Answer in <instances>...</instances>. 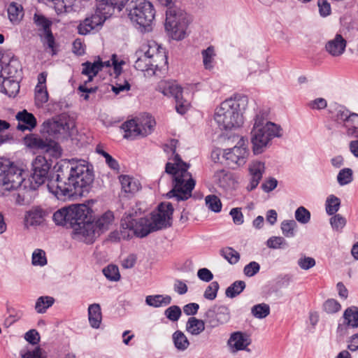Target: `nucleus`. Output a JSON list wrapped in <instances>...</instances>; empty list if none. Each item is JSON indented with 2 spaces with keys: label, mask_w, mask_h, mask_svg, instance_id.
I'll use <instances>...</instances> for the list:
<instances>
[{
  "label": "nucleus",
  "mask_w": 358,
  "mask_h": 358,
  "mask_svg": "<svg viewBox=\"0 0 358 358\" xmlns=\"http://www.w3.org/2000/svg\"><path fill=\"white\" fill-rule=\"evenodd\" d=\"M102 24V18L99 15H93L90 17L85 18L78 27V33L85 35L90 33L98 25Z\"/></svg>",
  "instance_id": "obj_24"
},
{
  "label": "nucleus",
  "mask_w": 358,
  "mask_h": 358,
  "mask_svg": "<svg viewBox=\"0 0 358 358\" xmlns=\"http://www.w3.org/2000/svg\"><path fill=\"white\" fill-rule=\"evenodd\" d=\"M52 219L57 225L70 227L76 234L88 236L93 234L91 208L85 204L62 208L53 214Z\"/></svg>",
  "instance_id": "obj_4"
},
{
  "label": "nucleus",
  "mask_w": 358,
  "mask_h": 358,
  "mask_svg": "<svg viewBox=\"0 0 358 358\" xmlns=\"http://www.w3.org/2000/svg\"><path fill=\"white\" fill-rule=\"evenodd\" d=\"M137 118L139 129L141 130V136H146L151 134L156 124L155 119L149 115H142Z\"/></svg>",
  "instance_id": "obj_27"
},
{
  "label": "nucleus",
  "mask_w": 358,
  "mask_h": 358,
  "mask_svg": "<svg viewBox=\"0 0 358 358\" xmlns=\"http://www.w3.org/2000/svg\"><path fill=\"white\" fill-rule=\"evenodd\" d=\"M130 84L126 80H123V83H115L112 85V90L115 94H119L121 92H128L130 90Z\"/></svg>",
  "instance_id": "obj_60"
},
{
  "label": "nucleus",
  "mask_w": 358,
  "mask_h": 358,
  "mask_svg": "<svg viewBox=\"0 0 358 358\" xmlns=\"http://www.w3.org/2000/svg\"><path fill=\"white\" fill-rule=\"evenodd\" d=\"M250 343L249 336L241 331L231 334L228 341V345L232 352L245 350Z\"/></svg>",
  "instance_id": "obj_19"
},
{
  "label": "nucleus",
  "mask_w": 358,
  "mask_h": 358,
  "mask_svg": "<svg viewBox=\"0 0 358 358\" xmlns=\"http://www.w3.org/2000/svg\"><path fill=\"white\" fill-rule=\"evenodd\" d=\"M295 217L299 222L306 224L310 220V213L306 208L301 206L296 210Z\"/></svg>",
  "instance_id": "obj_55"
},
{
  "label": "nucleus",
  "mask_w": 358,
  "mask_h": 358,
  "mask_svg": "<svg viewBox=\"0 0 358 358\" xmlns=\"http://www.w3.org/2000/svg\"><path fill=\"white\" fill-rule=\"evenodd\" d=\"M171 297L166 295H150L145 299V302L148 305L153 307H160L167 306L171 303Z\"/></svg>",
  "instance_id": "obj_35"
},
{
  "label": "nucleus",
  "mask_w": 358,
  "mask_h": 358,
  "mask_svg": "<svg viewBox=\"0 0 358 358\" xmlns=\"http://www.w3.org/2000/svg\"><path fill=\"white\" fill-rule=\"evenodd\" d=\"M206 203L209 209L214 212H220L222 208L220 199L215 195H208L206 197Z\"/></svg>",
  "instance_id": "obj_45"
},
{
  "label": "nucleus",
  "mask_w": 358,
  "mask_h": 358,
  "mask_svg": "<svg viewBox=\"0 0 358 358\" xmlns=\"http://www.w3.org/2000/svg\"><path fill=\"white\" fill-rule=\"evenodd\" d=\"M308 106L313 110H321L325 108L327 106V101L323 98H317L310 101Z\"/></svg>",
  "instance_id": "obj_63"
},
{
  "label": "nucleus",
  "mask_w": 358,
  "mask_h": 358,
  "mask_svg": "<svg viewBox=\"0 0 358 358\" xmlns=\"http://www.w3.org/2000/svg\"><path fill=\"white\" fill-rule=\"evenodd\" d=\"M15 62L10 61L3 66L5 77L6 78H14L20 73L18 68L15 66Z\"/></svg>",
  "instance_id": "obj_54"
},
{
  "label": "nucleus",
  "mask_w": 358,
  "mask_h": 358,
  "mask_svg": "<svg viewBox=\"0 0 358 358\" xmlns=\"http://www.w3.org/2000/svg\"><path fill=\"white\" fill-rule=\"evenodd\" d=\"M48 73L42 72L38 76V83L35 87V103L38 107L43 106L49 99L46 86Z\"/></svg>",
  "instance_id": "obj_18"
},
{
  "label": "nucleus",
  "mask_w": 358,
  "mask_h": 358,
  "mask_svg": "<svg viewBox=\"0 0 358 358\" xmlns=\"http://www.w3.org/2000/svg\"><path fill=\"white\" fill-rule=\"evenodd\" d=\"M264 117L257 115L252 131V143L253 152L258 155L264 151L269 141L275 137L280 136V128L277 124L271 122H266Z\"/></svg>",
  "instance_id": "obj_6"
},
{
  "label": "nucleus",
  "mask_w": 358,
  "mask_h": 358,
  "mask_svg": "<svg viewBox=\"0 0 358 358\" xmlns=\"http://www.w3.org/2000/svg\"><path fill=\"white\" fill-rule=\"evenodd\" d=\"M249 171L251 176V181L248 189L252 190L257 187L262 178L264 171V164L257 161L252 162L249 166Z\"/></svg>",
  "instance_id": "obj_23"
},
{
  "label": "nucleus",
  "mask_w": 358,
  "mask_h": 358,
  "mask_svg": "<svg viewBox=\"0 0 358 358\" xmlns=\"http://www.w3.org/2000/svg\"><path fill=\"white\" fill-rule=\"evenodd\" d=\"M157 90L164 95L173 96L176 99V111L183 115L190 106V101L182 96V89L175 82L161 80L157 85Z\"/></svg>",
  "instance_id": "obj_9"
},
{
  "label": "nucleus",
  "mask_w": 358,
  "mask_h": 358,
  "mask_svg": "<svg viewBox=\"0 0 358 358\" xmlns=\"http://www.w3.org/2000/svg\"><path fill=\"white\" fill-rule=\"evenodd\" d=\"M230 317L229 313H215V310L209 309L205 313V320L210 324V327H216L221 324L229 321Z\"/></svg>",
  "instance_id": "obj_25"
},
{
  "label": "nucleus",
  "mask_w": 358,
  "mask_h": 358,
  "mask_svg": "<svg viewBox=\"0 0 358 358\" xmlns=\"http://www.w3.org/2000/svg\"><path fill=\"white\" fill-rule=\"evenodd\" d=\"M73 5V0H56L54 7L57 13L68 12Z\"/></svg>",
  "instance_id": "obj_50"
},
{
  "label": "nucleus",
  "mask_w": 358,
  "mask_h": 358,
  "mask_svg": "<svg viewBox=\"0 0 358 358\" xmlns=\"http://www.w3.org/2000/svg\"><path fill=\"white\" fill-rule=\"evenodd\" d=\"M174 346L180 351H184L189 345V340L185 334L181 331H176L172 336Z\"/></svg>",
  "instance_id": "obj_36"
},
{
  "label": "nucleus",
  "mask_w": 358,
  "mask_h": 358,
  "mask_svg": "<svg viewBox=\"0 0 358 358\" xmlns=\"http://www.w3.org/2000/svg\"><path fill=\"white\" fill-rule=\"evenodd\" d=\"M91 223L93 225V234L90 236H83L85 241L87 243H92L96 236H99L100 233L109 229L110 227L114 222V215L111 211H107L101 215L96 221H94L93 210L91 208Z\"/></svg>",
  "instance_id": "obj_14"
},
{
  "label": "nucleus",
  "mask_w": 358,
  "mask_h": 358,
  "mask_svg": "<svg viewBox=\"0 0 358 358\" xmlns=\"http://www.w3.org/2000/svg\"><path fill=\"white\" fill-rule=\"evenodd\" d=\"M8 15L10 21L13 24L20 22L24 16L23 8L20 4L12 2L8 8Z\"/></svg>",
  "instance_id": "obj_29"
},
{
  "label": "nucleus",
  "mask_w": 358,
  "mask_h": 358,
  "mask_svg": "<svg viewBox=\"0 0 358 358\" xmlns=\"http://www.w3.org/2000/svg\"><path fill=\"white\" fill-rule=\"evenodd\" d=\"M340 199L334 196H329L326 201V210L329 215H334L336 213L340 207Z\"/></svg>",
  "instance_id": "obj_43"
},
{
  "label": "nucleus",
  "mask_w": 358,
  "mask_h": 358,
  "mask_svg": "<svg viewBox=\"0 0 358 358\" xmlns=\"http://www.w3.org/2000/svg\"><path fill=\"white\" fill-rule=\"evenodd\" d=\"M248 103L246 96L226 99L216 108L214 120L221 129L231 130L241 127L244 122L242 110Z\"/></svg>",
  "instance_id": "obj_5"
},
{
  "label": "nucleus",
  "mask_w": 358,
  "mask_h": 358,
  "mask_svg": "<svg viewBox=\"0 0 358 358\" xmlns=\"http://www.w3.org/2000/svg\"><path fill=\"white\" fill-rule=\"evenodd\" d=\"M24 143L28 148L45 152L53 158H59L62 155V149L57 142L44 139L36 134L27 135Z\"/></svg>",
  "instance_id": "obj_10"
},
{
  "label": "nucleus",
  "mask_w": 358,
  "mask_h": 358,
  "mask_svg": "<svg viewBox=\"0 0 358 358\" xmlns=\"http://www.w3.org/2000/svg\"><path fill=\"white\" fill-rule=\"evenodd\" d=\"M54 302L53 297L48 296H40L36 301L35 309L38 313H44L48 308L53 305Z\"/></svg>",
  "instance_id": "obj_40"
},
{
  "label": "nucleus",
  "mask_w": 358,
  "mask_h": 358,
  "mask_svg": "<svg viewBox=\"0 0 358 358\" xmlns=\"http://www.w3.org/2000/svg\"><path fill=\"white\" fill-rule=\"evenodd\" d=\"M298 264L302 269L308 270L315 265V260L312 257H303L298 260Z\"/></svg>",
  "instance_id": "obj_62"
},
{
  "label": "nucleus",
  "mask_w": 358,
  "mask_h": 358,
  "mask_svg": "<svg viewBox=\"0 0 358 358\" xmlns=\"http://www.w3.org/2000/svg\"><path fill=\"white\" fill-rule=\"evenodd\" d=\"M47 215L48 213L40 207L32 208L25 215V224L27 226L40 225L45 221Z\"/></svg>",
  "instance_id": "obj_22"
},
{
  "label": "nucleus",
  "mask_w": 358,
  "mask_h": 358,
  "mask_svg": "<svg viewBox=\"0 0 358 358\" xmlns=\"http://www.w3.org/2000/svg\"><path fill=\"white\" fill-rule=\"evenodd\" d=\"M122 189L127 193H134L140 188V184L133 178L121 176L120 178Z\"/></svg>",
  "instance_id": "obj_33"
},
{
  "label": "nucleus",
  "mask_w": 358,
  "mask_h": 358,
  "mask_svg": "<svg viewBox=\"0 0 358 358\" xmlns=\"http://www.w3.org/2000/svg\"><path fill=\"white\" fill-rule=\"evenodd\" d=\"M129 16L131 21L140 26L144 28L150 27L155 18L153 6L148 1H141L130 10Z\"/></svg>",
  "instance_id": "obj_13"
},
{
  "label": "nucleus",
  "mask_w": 358,
  "mask_h": 358,
  "mask_svg": "<svg viewBox=\"0 0 358 358\" xmlns=\"http://www.w3.org/2000/svg\"><path fill=\"white\" fill-rule=\"evenodd\" d=\"M252 313L257 318H264L270 313L269 306L266 303L255 305L252 308Z\"/></svg>",
  "instance_id": "obj_44"
},
{
  "label": "nucleus",
  "mask_w": 358,
  "mask_h": 358,
  "mask_svg": "<svg viewBox=\"0 0 358 358\" xmlns=\"http://www.w3.org/2000/svg\"><path fill=\"white\" fill-rule=\"evenodd\" d=\"M141 55L144 54L153 62V67L162 69L168 64L166 51L157 43L152 40L144 41L140 47Z\"/></svg>",
  "instance_id": "obj_12"
},
{
  "label": "nucleus",
  "mask_w": 358,
  "mask_h": 358,
  "mask_svg": "<svg viewBox=\"0 0 358 358\" xmlns=\"http://www.w3.org/2000/svg\"><path fill=\"white\" fill-rule=\"evenodd\" d=\"M137 59L135 62L134 67L136 69L141 71H148L151 66H153V62L144 54H140V49L136 52Z\"/></svg>",
  "instance_id": "obj_37"
},
{
  "label": "nucleus",
  "mask_w": 358,
  "mask_h": 358,
  "mask_svg": "<svg viewBox=\"0 0 358 358\" xmlns=\"http://www.w3.org/2000/svg\"><path fill=\"white\" fill-rule=\"evenodd\" d=\"M219 289V284L217 282L214 281L209 284L204 292V297L208 300H213L217 296V293Z\"/></svg>",
  "instance_id": "obj_53"
},
{
  "label": "nucleus",
  "mask_w": 358,
  "mask_h": 358,
  "mask_svg": "<svg viewBox=\"0 0 358 358\" xmlns=\"http://www.w3.org/2000/svg\"><path fill=\"white\" fill-rule=\"evenodd\" d=\"M165 315L171 321H178L181 315V310L177 306H172L166 310Z\"/></svg>",
  "instance_id": "obj_56"
},
{
  "label": "nucleus",
  "mask_w": 358,
  "mask_h": 358,
  "mask_svg": "<svg viewBox=\"0 0 358 358\" xmlns=\"http://www.w3.org/2000/svg\"><path fill=\"white\" fill-rule=\"evenodd\" d=\"M317 6L319 7V12L321 16L327 17L331 14V6L327 0H318Z\"/></svg>",
  "instance_id": "obj_59"
},
{
  "label": "nucleus",
  "mask_w": 358,
  "mask_h": 358,
  "mask_svg": "<svg viewBox=\"0 0 358 358\" xmlns=\"http://www.w3.org/2000/svg\"><path fill=\"white\" fill-rule=\"evenodd\" d=\"M18 121L17 129L22 131L25 130L31 131L36 127V119L32 113H28L26 110L19 112L16 115Z\"/></svg>",
  "instance_id": "obj_21"
},
{
  "label": "nucleus",
  "mask_w": 358,
  "mask_h": 358,
  "mask_svg": "<svg viewBox=\"0 0 358 358\" xmlns=\"http://www.w3.org/2000/svg\"><path fill=\"white\" fill-rule=\"evenodd\" d=\"M260 269L259 264L256 262H251L244 267V274L248 277H252L257 274Z\"/></svg>",
  "instance_id": "obj_57"
},
{
  "label": "nucleus",
  "mask_w": 358,
  "mask_h": 358,
  "mask_svg": "<svg viewBox=\"0 0 358 358\" xmlns=\"http://www.w3.org/2000/svg\"><path fill=\"white\" fill-rule=\"evenodd\" d=\"M220 255L231 264L237 263L240 259L239 253L230 247L222 248Z\"/></svg>",
  "instance_id": "obj_41"
},
{
  "label": "nucleus",
  "mask_w": 358,
  "mask_h": 358,
  "mask_svg": "<svg viewBox=\"0 0 358 358\" xmlns=\"http://www.w3.org/2000/svg\"><path fill=\"white\" fill-rule=\"evenodd\" d=\"M111 66L113 67V73H110V75H115V83H123V80L125 79L124 76H122V66L124 64L123 60H120L116 55H113L111 57Z\"/></svg>",
  "instance_id": "obj_31"
},
{
  "label": "nucleus",
  "mask_w": 358,
  "mask_h": 358,
  "mask_svg": "<svg viewBox=\"0 0 358 358\" xmlns=\"http://www.w3.org/2000/svg\"><path fill=\"white\" fill-rule=\"evenodd\" d=\"M34 20L35 24L38 27H41L43 29L45 33L51 30L50 29V26L52 24L51 21H50L48 19H47L43 15L36 13L34 16Z\"/></svg>",
  "instance_id": "obj_48"
},
{
  "label": "nucleus",
  "mask_w": 358,
  "mask_h": 358,
  "mask_svg": "<svg viewBox=\"0 0 358 358\" xmlns=\"http://www.w3.org/2000/svg\"><path fill=\"white\" fill-rule=\"evenodd\" d=\"M346 45L345 39L341 34H337L334 39L327 43L325 48L331 56L338 57L344 52Z\"/></svg>",
  "instance_id": "obj_20"
},
{
  "label": "nucleus",
  "mask_w": 358,
  "mask_h": 358,
  "mask_svg": "<svg viewBox=\"0 0 358 358\" xmlns=\"http://www.w3.org/2000/svg\"><path fill=\"white\" fill-rule=\"evenodd\" d=\"M111 59L110 60L102 62L99 59L98 61L94 62H86L82 64V74L87 76V80H85L83 84L80 85L78 87V91L80 92H96L97 86H92L90 85L93 80L94 77L96 76L99 71L104 67L111 66Z\"/></svg>",
  "instance_id": "obj_11"
},
{
  "label": "nucleus",
  "mask_w": 358,
  "mask_h": 358,
  "mask_svg": "<svg viewBox=\"0 0 358 358\" xmlns=\"http://www.w3.org/2000/svg\"><path fill=\"white\" fill-rule=\"evenodd\" d=\"M223 155L229 165L241 166L245 163L248 150L243 144H241L239 146L236 145L233 148L224 150Z\"/></svg>",
  "instance_id": "obj_16"
},
{
  "label": "nucleus",
  "mask_w": 358,
  "mask_h": 358,
  "mask_svg": "<svg viewBox=\"0 0 358 358\" xmlns=\"http://www.w3.org/2000/svg\"><path fill=\"white\" fill-rule=\"evenodd\" d=\"M50 164L43 156H37L32 162V179L38 185L44 183L46 180Z\"/></svg>",
  "instance_id": "obj_15"
},
{
  "label": "nucleus",
  "mask_w": 358,
  "mask_h": 358,
  "mask_svg": "<svg viewBox=\"0 0 358 358\" xmlns=\"http://www.w3.org/2000/svg\"><path fill=\"white\" fill-rule=\"evenodd\" d=\"M20 90V84L13 78H6L0 85V92L9 96H15Z\"/></svg>",
  "instance_id": "obj_30"
},
{
  "label": "nucleus",
  "mask_w": 358,
  "mask_h": 358,
  "mask_svg": "<svg viewBox=\"0 0 358 358\" xmlns=\"http://www.w3.org/2000/svg\"><path fill=\"white\" fill-rule=\"evenodd\" d=\"M203 64L206 69H211L213 67L215 57L216 56L213 46H209L207 49L201 51Z\"/></svg>",
  "instance_id": "obj_38"
},
{
  "label": "nucleus",
  "mask_w": 358,
  "mask_h": 358,
  "mask_svg": "<svg viewBox=\"0 0 358 358\" xmlns=\"http://www.w3.org/2000/svg\"><path fill=\"white\" fill-rule=\"evenodd\" d=\"M296 223L294 220L283 221L281 224V229L283 234L287 237H292L294 235V229Z\"/></svg>",
  "instance_id": "obj_52"
},
{
  "label": "nucleus",
  "mask_w": 358,
  "mask_h": 358,
  "mask_svg": "<svg viewBox=\"0 0 358 358\" xmlns=\"http://www.w3.org/2000/svg\"><path fill=\"white\" fill-rule=\"evenodd\" d=\"M25 339L33 345L37 344L40 340V336L35 329H31L25 334Z\"/></svg>",
  "instance_id": "obj_64"
},
{
  "label": "nucleus",
  "mask_w": 358,
  "mask_h": 358,
  "mask_svg": "<svg viewBox=\"0 0 358 358\" xmlns=\"http://www.w3.org/2000/svg\"><path fill=\"white\" fill-rule=\"evenodd\" d=\"M88 318L92 327L96 329L99 327L102 320V314L99 304L93 303L89 306Z\"/></svg>",
  "instance_id": "obj_28"
},
{
  "label": "nucleus",
  "mask_w": 358,
  "mask_h": 358,
  "mask_svg": "<svg viewBox=\"0 0 358 358\" xmlns=\"http://www.w3.org/2000/svg\"><path fill=\"white\" fill-rule=\"evenodd\" d=\"M285 244V238L280 236H272L267 241V246L273 249L280 248Z\"/></svg>",
  "instance_id": "obj_58"
},
{
  "label": "nucleus",
  "mask_w": 358,
  "mask_h": 358,
  "mask_svg": "<svg viewBox=\"0 0 358 358\" xmlns=\"http://www.w3.org/2000/svg\"><path fill=\"white\" fill-rule=\"evenodd\" d=\"M104 275L110 280L117 281L120 278L118 267L115 265H108L103 269Z\"/></svg>",
  "instance_id": "obj_46"
},
{
  "label": "nucleus",
  "mask_w": 358,
  "mask_h": 358,
  "mask_svg": "<svg viewBox=\"0 0 358 358\" xmlns=\"http://www.w3.org/2000/svg\"><path fill=\"white\" fill-rule=\"evenodd\" d=\"M337 180L341 185L350 183L352 180V171L350 169L341 170L338 174Z\"/></svg>",
  "instance_id": "obj_51"
},
{
  "label": "nucleus",
  "mask_w": 358,
  "mask_h": 358,
  "mask_svg": "<svg viewBox=\"0 0 358 358\" xmlns=\"http://www.w3.org/2000/svg\"><path fill=\"white\" fill-rule=\"evenodd\" d=\"M330 223L334 229L340 230L345 225L346 221L343 217L338 214L331 218Z\"/></svg>",
  "instance_id": "obj_61"
},
{
  "label": "nucleus",
  "mask_w": 358,
  "mask_h": 358,
  "mask_svg": "<svg viewBox=\"0 0 358 358\" xmlns=\"http://www.w3.org/2000/svg\"><path fill=\"white\" fill-rule=\"evenodd\" d=\"M166 29L170 32L172 38L181 40L185 36L187 22L185 14L176 8L169 7L166 12Z\"/></svg>",
  "instance_id": "obj_8"
},
{
  "label": "nucleus",
  "mask_w": 358,
  "mask_h": 358,
  "mask_svg": "<svg viewBox=\"0 0 358 358\" xmlns=\"http://www.w3.org/2000/svg\"><path fill=\"white\" fill-rule=\"evenodd\" d=\"M349 136L358 138V114L351 113L347 119V123L344 124Z\"/></svg>",
  "instance_id": "obj_34"
},
{
  "label": "nucleus",
  "mask_w": 358,
  "mask_h": 358,
  "mask_svg": "<svg viewBox=\"0 0 358 358\" xmlns=\"http://www.w3.org/2000/svg\"><path fill=\"white\" fill-rule=\"evenodd\" d=\"M23 180L21 170L10 168L4 171L2 178V185L6 190L15 189L21 185Z\"/></svg>",
  "instance_id": "obj_17"
},
{
  "label": "nucleus",
  "mask_w": 358,
  "mask_h": 358,
  "mask_svg": "<svg viewBox=\"0 0 358 358\" xmlns=\"http://www.w3.org/2000/svg\"><path fill=\"white\" fill-rule=\"evenodd\" d=\"M43 130L56 138H65L73 135L76 123L67 114L63 113L43 124Z\"/></svg>",
  "instance_id": "obj_7"
},
{
  "label": "nucleus",
  "mask_w": 358,
  "mask_h": 358,
  "mask_svg": "<svg viewBox=\"0 0 358 358\" xmlns=\"http://www.w3.org/2000/svg\"><path fill=\"white\" fill-rule=\"evenodd\" d=\"M343 317L348 326L358 327V308L352 306L347 308L344 312Z\"/></svg>",
  "instance_id": "obj_39"
},
{
  "label": "nucleus",
  "mask_w": 358,
  "mask_h": 358,
  "mask_svg": "<svg viewBox=\"0 0 358 358\" xmlns=\"http://www.w3.org/2000/svg\"><path fill=\"white\" fill-rule=\"evenodd\" d=\"M139 127L137 117L124 122L122 126V129L124 131V137L132 139L141 136V130Z\"/></svg>",
  "instance_id": "obj_26"
},
{
  "label": "nucleus",
  "mask_w": 358,
  "mask_h": 358,
  "mask_svg": "<svg viewBox=\"0 0 358 358\" xmlns=\"http://www.w3.org/2000/svg\"><path fill=\"white\" fill-rule=\"evenodd\" d=\"M245 287V283L242 280L235 281L226 290V295L228 297L234 298L240 294Z\"/></svg>",
  "instance_id": "obj_42"
},
{
  "label": "nucleus",
  "mask_w": 358,
  "mask_h": 358,
  "mask_svg": "<svg viewBox=\"0 0 358 358\" xmlns=\"http://www.w3.org/2000/svg\"><path fill=\"white\" fill-rule=\"evenodd\" d=\"M55 169L57 178L49 181L48 188L59 200L82 196L93 181L92 173L84 160H61Z\"/></svg>",
  "instance_id": "obj_1"
},
{
  "label": "nucleus",
  "mask_w": 358,
  "mask_h": 358,
  "mask_svg": "<svg viewBox=\"0 0 358 358\" xmlns=\"http://www.w3.org/2000/svg\"><path fill=\"white\" fill-rule=\"evenodd\" d=\"M189 164L184 162L179 155L176 154L172 162L166 164L165 171L171 176L173 188L167 193L169 198L175 197L177 201H185L192 196L195 180L188 171Z\"/></svg>",
  "instance_id": "obj_3"
},
{
  "label": "nucleus",
  "mask_w": 358,
  "mask_h": 358,
  "mask_svg": "<svg viewBox=\"0 0 358 358\" xmlns=\"http://www.w3.org/2000/svg\"><path fill=\"white\" fill-rule=\"evenodd\" d=\"M173 213V208L171 203L162 202L151 213L150 219L141 217L136 220L133 215L125 214L121 220V227L136 236L145 237L152 231L170 227Z\"/></svg>",
  "instance_id": "obj_2"
},
{
  "label": "nucleus",
  "mask_w": 358,
  "mask_h": 358,
  "mask_svg": "<svg viewBox=\"0 0 358 358\" xmlns=\"http://www.w3.org/2000/svg\"><path fill=\"white\" fill-rule=\"evenodd\" d=\"M32 264L35 266H43L47 264L45 252L41 249L36 250L32 255Z\"/></svg>",
  "instance_id": "obj_49"
},
{
  "label": "nucleus",
  "mask_w": 358,
  "mask_h": 358,
  "mask_svg": "<svg viewBox=\"0 0 358 358\" xmlns=\"http://www.w3.org/2000/svg\"><path fill=\"white\" fill-rule=\"evenodd\" d=\"M205 329V323L203 320L194 317L188 319L186 324V330L192 335H199Z\"/></svg>",
  "instance_id": "obj_32"
},
{
  "label": "nucleus",
  "mask_w": 358,
  "mask_h": 358,
  "mask_svg": "<svg viewBox=\"0 0 358 358\" xmlns=\"http://www.w3.org/2000/svg\"><path fill=\"white\" fill-rule=\"evenodd\" d=\"M323 310L328 314H334L341 309V305L334 299H329L323 303Z\"/></svg>",
  "instance_id": "obj_47"
}]
</instances>
